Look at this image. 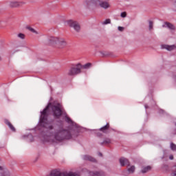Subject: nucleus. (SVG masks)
<instances>
[{"mask_svg":"<svg viewBox=\"0 0 176 176\" xmlns=\"http://www.w3.org/2000/svg\"><path fill=\"white\" fill-rule=\"evenodd\" d=\"M82 6L86 9H91L93 7L102 8V9H109V8H111V5L108 1L102 0H85Z\"/></svg>","mask_w":176,"mask_h":176,"instance_id":"nucleus-1","label":"nucleus"},{"mask_svg":"<svg viewBox=\"0 0 176 176\" xmlns=\"http://www.w3.org/2000/svg\"><path fill=\"white\" fill-rule=\"evenodd\" d=\"M47 43L49 46L57 47L58 49H64L67 46V41L57 36H50L47 41Z\"/></svg>","mask_w":176,"mask_h":176,"instance_id":"nucleus-2","label":"nucleus"},{"mask_svg":"<svg viewBox=\"0 0 176 176\" xmlns=\"http://www.w3.org/2000/svg\"><path fill=\"white\" fill-rule=\"evenodd\" d=\"M56 141H64V140H71L72 135L70 130L59 129L54 134Z\"/></svg>","mask_w":176,"mask_h":176,"instance_id":"nucleus-3","label":"nucleus"},{"mask_svg":"<svg viewBox=\"0 0 176 176\" xmlns=\"http://www.w3.org/2000/svg\"><path fill=\"white\" fill-rule=\"evenodd\" d=\"M50 105H52V104L49 103L46 108L43 109V112H41L40 122L41 125L43 126V127H45L46 129H50V130H52L53 126L50 125L49 122H47V109L50 108Z\"/></svg>","mask_w":176,"mask_h":176,"instance_id":"nucleus-4","label":"nucleus"},{"mask_svg":"<svg viewBox=\"0 0 176 176\" xmlns=\"http://www.w3.org/2000/svg\"><path fill=\"white\" fill-rule=\"evenodd\" d=\"M79 74H82V64L80 63L72 65L67 71L68 76H76Z\"/></svg>","mask_w":176,"mask_h":176,"instance_id":"nucleus-5","label":"nucleus"},{"mask_svg":"<svg viewBox=\"0 0 176 176\" xmlns=\"http://www.w3.org/2000/svg\"><path fill=\"white\" fill-rule=\"evenodd\" d=\"M52 111L54 118H59L63 115V109L60 104L52 106Z\"/></svg>","mask_w":176,"mask_h":176,"instance_id":"nucleus-6","label":"nucleus"},{"mask_svg":"<svg viewBox=\"0 0 176 176\" xmlns=\"http://www.w3.org/2000/svg\"><path fill=\"white\" fill-rule=\"evenodd\" d=\"M66 24L67 25H69V27H71V28H74V31H76V32L80 31V25L76 21L72 19L67 20Z\"/></svg>","mask_w":176,"mask_h":176,"instance_id":"nucleus-7","label":"nucleus"},{"mask_svg":"<svg viewBox=\"0 0 176 176\" xmlns=\"http://www.w3.org/2000/svg\"><path fill=\"white\" fill-rule=\"evenodd\" d=\"M0 176H12L9 170L5 166H0Z\"/></svg>","mask_w":176,"mask_h":176,"instance_id":"nucleus-8","label":"nucleus"},{"mask_svg":"<svg viewBox=\"0 0 176 176\" xmlns=\"http://www.w3.org/2000/svg\"><path fill=\"white\" fill-rule=\"evenodd\" d=\"M25 3L24 2H19V1H10L9 3V6L10 8H20V6H23Z\"/></svg>","mask_w":176,"mask_h":176,"instance_id":"nucleus-9","label":"nucleus"},{"mask_svg":"<svg viewBox=\"0 0 176 176\" xmlns=\"http://www.w3.org/2000/svg\"><path fill=\"white\" fill-rule=\"evenodd\" d=\"M120 164L122 166V167L126 166V167L130 164V162H129V160L122 157L120 159Z\"/></svg>","mask_w":176,"mask_h":176,"instance_id":"nucleus-10","label":"nucleus"},{"mask_svg":"<svg viewBox=\"0 0 176 176\" xmlns=\"http://www.w3.org/2000/svg\"><path fill=\"white\" fill-rule=\"evenodd\" d=\"M126 167L129 174H134L135 173V166L130 165L129 164Z\"/></svg>","mask_w":176,"mask_h":176,"instance_id":"nucleus-11","label":"nucleus"},{"mask_svg":"<svg viewBox=\"0 0 176 176\" xmlns=\"http://www.w3.org/2000/svg\"><path fill=\"white\" fill-rule=\"evenodd\" d=\"M151 170H152V167L151 166H143L142 167L140 173L142 174H146V173H148V171H151Z\"/></svg>","mask_w":176,"mask_h":176,"instance_id":"nucleus-12","label":"nucleus"},{"mask_svg":"<svg viewBox=\"0 0 176 176\" xmlns=\"http://www.w3.org/2000/svg\"><path fill=\"white\" fill-rule=\"evenodd\" d=\"M89 175H96V176H105V173L101 170L100 171H95V172H90Z\"/></svg>","mask_w":176,"mask_h":176,"instance_id":"nucleus-13","label":"nucleus"},{"mask_svg":"<svg viewBox=\"0 0 176 176\" xmlns=\"http://www.w3.org/2000/svg\"><path fill=\"white\" fill-rule=\"evenodd\" d=\"M163 49H166V50H168L169 52H171V50H175L176 47L175 45H163L162 46Z\"/></svg>","mask_w":176,"mask_h":176,"instance_id":"nucleus-14","label":"nucleus"},{"mask_svg":"<svg viewBox=\"0 0 176 176\" xmlns=\"http://www.w3.org/2000/svg\"><path fill=\"white\" fill-rule=\"evenodd\" d=\"M6 124H8V127L12 130V131H16V129H14V126L9 122L8 120H5Z\"/></svg>","mask_w":176,"mask_h":176,"instance_id":"nucleus-15","label":"nucleus"},{"mask_svg":"<svg viewBox=\"0 0 176 176\" xmlns=\"http://www.w3.org/2000/svg\"><path fill=\"white\" fill-rule=\"evenodd\" d=\"M108 129H109V123H107L105 126L100 129V131L102 133H107L108 131Z\"/></svg>","mask_w":176,"mask_h":176,"instance_id":"nucleus-16","label":"nucleus"},{"mask_svg":"<svg viewBox=\"0 0 176 176\" xmlns=\"http://www.w3.org/2000/svg\"><path fill=\"white\" fill-rule=\"evenodd\" d=\"M83 159L84 160H89V162H96V160L90 155H84Z\"/></svg>","mask_w":176,"mask_h":176,"instance_id":"nucleus-17","label":"nucleus"},{"mask_svg":"<svg viewBox=\"0 0 176 176\" xmlns=\"http://www.w3.org/2000/svg\"><path fill=\"white\" fill-rule=\"evenodd\" d=\"M163 27H168L170 30H175L174 25L170 23H165V25H163Z\"/></svg>","mask_w":176,"mask_h":176,"instance_id":"nucleus-18","label":"nucleus"},{"mask_svg":"<svg viewBox=\"0 0 176 176\" xmlns=\"http://www.w3.org/2000/svg\"><path fill=\"white\" fill-rule=\"evenodd\" d=\"M90 67H91V63H88L84 65H82V68H84L85 69H89V68H90Z\"/></svg>","mask_w":176,"mask_h":176,"instance_id":"nucleus-19","label":"nucleus"},{"mask_svg":"<svg viewBox=\"0 0 176 176\" xmlns=\"http://www.w3.org/2000/svg\"><path fill=\"white\" fill-rule=\"evenodd\" d=\"M101 24L102 25H107V24H111V20L109 19H107L104 20V21L101 22Z\"/></svg>","mask_w":176,"mask_h":176,"instance_id":"nucleus-20","label":"nucleus"},{"mask_svg":"<svg viewBox=\"0 0 176 176\" xmlns=\"http://www.w3.org/2000/svg\"><path fill=\"white\" fill-rule=\"evenodd\" d=\"M27 29L29 30V31H30V32H32L33 34H38V32H36V30H35V29H34L31 27H27Z\"/></svg>","mask_w":176,"mask_h":176,"instance_id":"nucleus-21","label":"nucleus"},{"mask_svg":"<svg viewBox=\"0 0 176 176\" xmlns=\"http://www.w3.org/2000/svg\"><path fill=\"white\" fill-rule=\"evenodd\" d=\"M148 29L150 31H152V30H153V22L151 21H149Z\"/></svg>","mask_w":176,"mask_h":176,"instance_id":"nucleus-22","label":"nucleus"},{"mask_svg":"<svg viewBox=\"0 0 176 176\" xmlns=\"http://www.w3.org/2000/svg\"><path fill=\"white\" fill-rule=\"evenodd\" d=\"M18 38H20L21 39H24L25 38V35H24V34L20 33L18 34Z\"/></svg>","mask_w":176,"mask_h":176,"instance_id":"nucleus-23","label":"nucleus"},{"mask_svg":"<svg viewBox=\"0 0 176 176\" xmlns=\"http://www.w3.org/2000/svg\"><path fill=\"white\" fill-rule=\"evenodd\" d=\"M170 148L172 149V151H176V145L174 144L173 143L170 144Z\"/></svg>","mask_w":176,"mask_h":176,"instance_id":"nucleus-24","label":"nucleus"},{"mask_svg":"<svg viewBox=\"0 0 176 176\" xmlns=\"http://www.w3.org/2000/svg\"><path fill=\"white\" fill-rule=\"evenodd\" d=\"M65 119H66V122H67V123H72V120H71V118H69L68 116H66Z\"/></svg>","mask_w":176,"mask_h":176,"instance_id":"nucleus-25","label":"nucleus"},{"mask_svg":"<svg viewBox=\"0 0 176 176\" xmlns=\"http://www.w3.org/2000/svg\"><path fill=\"white\" fill-rule=\"evenodd\" d=\"M103 144H111V139L104 140Z\"/></svg>","mask_w":176,"mask_h":176,"instance_id":"nucleus-26","label":"nucleus"},{"mask_svg":"<svg viewBox=\"0 0 176 176\" xmlns=\"http://www.w3.org/2000/svg\"><path fill=\"white\" fill-rule=\"evenodd\" d=\"M120 16L121 17L124 18L126 16H127V13H126V12H122Z\"/></svg>","mask_w":176,"mask_h":176,"instance_id":"nucleus-27","label":"nucleus"},{"mask_svg":"<svg viewBox=\"0 0 176 176\" xmlns=\"http://www.w3.org/2000/svg\"><path fill=\"white\" fill-rule=\"evenodd\" d=\"M118 28V31H120V32H122L124 30V28L122 26H119Z\"/></svg>","mask_w":176,"mask_h":176,"instance_id":"nucleus-28","label":"nucleus"},{"mask_svg":"<svg viewBox=\"0 0 176 176\" xmlns=\"http://www.w3.org/2000/svg\"><path fill=\"white\" fill-rule=\"evenodd\" d=\"M169 159H170V160H173L174 159V157H173V155H170V156H169Z\"/></svg>","mask_w":176,"mask_h":176,"instance_id":"nucleus-29","label":"nucleus"},{"mask_svg":"<svg viewBox=\"0 0 176 176\" xmlns=\"http://www.w3.org/2000/svg\"><path fill=\"white\" fill-rule=\"evenodd\" d=\"M0 61H2V56H0Z\"/></svg>","mask_w":176,"mask_h":176,"instance_id":"nucleus-30","label":"nucleus"},{"mask_svg":"<svg viewBox=\"0 0 176 176\" xmlns=\"http://www.w3.org/2000/svg\"><path fill=\"white\" fill-rule=\"evenodd\" d=\"M99 155H100V156H102V154H101V153H99Z\"/></svg>","mask_w":176,"mask_h":176,"instance_id":"nucleus-31","label":"nucleus"}]
</instances>
